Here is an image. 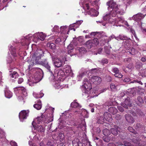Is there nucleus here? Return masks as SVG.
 <instances>
[{"label": "nucleus", "mask_w": 146, "mask_h": 146, "mask_svg": "<svg viewBox=\"0 0 146 146\" xmlns=\"http://www.w3.org/2000/svg\"><path fill=\"white\" fill-rule=\"evenodd\" d=\"M109 7L108 8L110 13L104 14L103 16L104 21L114 25L115 24L116 16L118 14L122 15L123 11H120L116 3L113 0H111L109 3Z\"/></svg>", "instance_id": "f257e3e1"}, {"label": "nucleus", "mask_w": 146, "mask_h": 146, "mask_svg": "<svg viewBox=\"0 0 146 146\" xmlns=\"http://www.w3.org/2000/svg\"><path fill=\"white\" fill-rule=\"evenodd\" d=\"M125 146H146V137L144 139H133L123 142Z\"/></svg>", "instance_id": "f03ea898"}, {"label": "nucleus", "mask_w": 146, "mask_h": 146, "mask_svg": "<svg viewBox=\"0 0 146 146\" xmlns=\"http://www.w3.org/2000/svg\"><path fill=\"white\" fill-rule=\"evenodd\" d=\"M43 53L42 51L40 50H37L33 54L31 61V63L28 66L29 70L35 64H39V61L41 58V56Z\"/></svg>", "instance_id": "7ed1b4c3"}, {"label": "nucleus", "mask_w": 146, "mask_h": 146, "mask_svg": "<svg viewBox=\"0 0 146 146\" xmlns=\"http://www.w3.org/2000/svg\"><path fill=\"white\" fill-rule=\"evenodd\" d=\"M80 5L82 6L85 10L86 9L88 10L90 5H92L94 6V5L97 6L96 9H99V3L97 1L95 0L93 2L91 3V0H80Z\"/></svg>", "instance_id": "20e7f679"}, {"label": "nucleus", "mask_w": 146, "mask_h": 146, "mask_svg": "<svg viewBox=\"0 0 146 146\" xmlns=\"http://www.w3.org/2000/svg\"><path fill=\"white\" fill-rule=\"evenodd\" d=\"M83 84L82 86L85 89L83 95L88 97L89 96H90L89 94L90 93V90L92 88L91 84L87 78L84 79Z\"/></svg>", "instance_id": "39448f33"}, {"label": "nucleus", "mask_w": 146, "mask_h": 146, "mask_svg": "<svg viewBox=\"0 0 146 146\" xmlns=\"http://www.w3.org/2000/svg\"><path fill=\"white\" fill-rule=\"evenodd\" d=\"M15 91L16 94L18 92H18L21 93L22 96H19L18 98V99L20 101L23 100L24 99V97L27 96L26 90L24 87H21L15 88Z\"/></svg>", "instance_id": "423d86ee"}, {"label": "nucleus", "mask_w": 146, "mask_h": 146, "mask_svg": "<svg viewBox=\"0 0 146 146\" xmlns=\"http://www.w3.org/2000/svg\"><path fill=\"white\" fill-rule=\"evenodd\" d=\"M36 72L33 75V79L35 80V82L37 83L41 80L43 77V72L42 70L38 68H36Z\"/></svg>", "instance_id": "0eeeda50"}, {"label": "nucleus", "mask_w": 146, "mask_h": 146, "mask_svg": "<svg viewBox=\"0 0 146 146\" xmlns=\"http://www.w3.org/2000/svg\"><path fill=\"white\" fill-rule=\"evenodd\" d=\"M61 59V58H56L53 59V64L55 67L58 68L61 67L63 64V62L66 60V57H64V58H62V60Z\"/></svg>", "instance_id": "6e6552de"}, {"label": "nucleus", "mask_w": 146, "mask_h": 146, "mask_svg": "<svg viewBox=\"0 0 146 146\" xmlns=\"http://www.w3.org/2000/svg\"><path fill=\"white\" fill-rule=\"evenodd\" d=\"M48 119V118H47V117L45 116L44 115L42 114L41 116L39 117H37L35 119V121H37V123L39 124L40 122L43 121L44 122L48 123L52 121L53 120V119L51 117L50 119H48V121H47V120Z\"/></svg>", "instance_id": "1a4fd4ad"}, {"label": "nucleus", "mask_w": 146, "mask_h": 146, "mask_svg": "<svg viewBox=\"0 0 146 146\" xmlns=\"http://www.w3.org/2000/svg\"><path fill=\"white\" fill-rule=\"evenodd\" d=\"M53 84L54 87L56 89H62L64 88H67L68 86L66 85H62L63 82L60 80H55L54 82V83H53Z\"/></svg>", "instance_id": "9d476101"}, {"label": "nucleus", "mask_w": 146, "mask_h": 146, "mask_svg": "<svg viewBox=\"0 0 146 146\" xmlns=\"http://www.w3.org/2000/svg\"><path fill=\"white\" fill-rule=\"evenodd\" d=\"M29 111L28 110L21 111L19 113V119L21 121H23V120L26 119L28 116Z\"/></svg>", "instance_id": "9b49d317"}, {"label": "nucleus", "mask_w": 146, "mask_h": 146, "mask_svg": "<svg viewBox=\"0 0 146 146\" xmlns=\"http://www.w3.org/2000/svg\"><path fill=\"white\" fill-rule=\"evenodd\" d=\"M115 18H116L115 24L118 23L120 26H121V24H124L127 25V22L125 20L123 17H117L116 16Z\"/></svg>", "instance_id": "f8f14e48"}, {"label": "nucleus", "mask_w": 146, "mask_h": 146, "mask_svg": "<svg viewBox=\"0 0 146 146\" xmlns=\"http://www.w3.org/2000/svg\"><path fill=\"white\" fill-rule=\"evenodd\" d=\"M91 81L96 85H98L100 84L102 81L101 78L98 76H93L90 79Z\"/></svg>", "instance_id": "ddd939ff"}, {"label": "nucleus", "mask_w": 146, "mask_h": 146, "mask_svg": "<svg viewBox=\"0 0 146 146\" xmlns=\"http://www.w3.org/2000/svg\"><path fill=\"white\" fill-rule=\"evenodd\" d=\"M46 35L45 34H43L42 33H38L35 34L33 35L34 38H38L42 41L46 37Z\"/></svg>", "instance_id": "4468645a"}, {"label": "nucleus", "mask_w": 146, "mask_h": 146, "mask_svg": "<svg viewBox=\"0 0 146 146\" xmlns=\"http://www.w3.org/2000/svg\"><path fill=\"white\" fill-rule=\"evenodd\" d=\"M111 132L112 134L116 135L118 134V131L120 132V129L116 125H114L111 128Z\"/></svg>", "instance_id": "2eb2a0df"}, {"label": "nucleus", "mask_w": 146, "mask_h": 146, "mask_svg": "<svg viewBox=\"0 0 146 146\" xmlns=\"http://www.w3.org/2000/svg\"><path fill=\"white\" fill-rule=\"evenodd\" d=\"M84 13L86 15L88 14L91 15L92 16L96 17L98 15L99 12L94 9L91 8L89 11L86 13L84 12Z\"/></svg>", "instance_id": "dca6fc26"}, {"label": "nucleus", "mask_w": 146, "mask_h": 146, "mask_svg": "<svg viewBox=\"0 0 146 146\" xmlns=\"http://www.w3.org/2000/svg\"><path fill=\"white\" fill-rule=\"evenodd\" d=\"M34 121H33L32 123V125L34 128L38 132L41 133L44 132L45 129L44 127H43L41 125H37L36 126H35L34 124Z\"/></svg>", "instance_id": "f3484780"}, {"label": "nucleus", "mask_w": 146, "mask_h": 146, "mask_svg": "<svg viewBox=\"0 0 146 146\" xmlns=\"http://www.w3.org/2000/svg\"><path fill=\"white\" fill-rule=\"evenodd\" d=\"M124 117L126 120L129 123L132 124L135 121L133 118L129 114H126Z\"/></svg>", "instance_id": "a211bd4d"}, {"label": "nucleus", "mask_w": 146, "mask_h": 146, "mask_svg": "<svg viewBox=\"0 0 146 146\" xmlns=\"http://www.w3.org/2000/svg\"><path fill=\"white\" fill-rule=\"evenodd\" d=\"M76 112H77L78 113H80L81 115L84 116V117L88 118V111L84 109H82L80 110L75 111Z\"/></svg>", "instance_id": "6ab92c4d"}, {"label": "nucleus", "mask_w": 146, "mask_h": 146, "mask_svg": "<svg viewBox=\"0 0 146 146\" xmlns=\"http://www.w3.org/2000/svg\"><path fill=\"white\" fill-rule=\"evenodd\" d=\"M112 71L115 74V76L119 78H121L122 77V75L119 72V71L117 68H115L112 69Z\"/></svg>", "instance_id": "aec40b11"}, {"label": "nucleus", "mask_w": 146, "mask_h": 146, "mask_svg": "<svg viewBox=\"0 0 146 146\" xmlns=\"http://www.w3.org/2000/svg\"><path fill=\"white\" fill-rule=\"evenodd\" d=\"M104 117L105 119L108 122H110L112 121L111 115L107 112L104 113Z\"/></svg>", "instance_id": "412c9836"}, {"label": "nucleus", "mask_w": 146, "mask_h": 146, "mask_svg": "<svg viewBox=\"0 0 146 146\" xmlns=\"http://www.w3.org/2000/svg\"><path fill=\"white\" fill-rule=\"evenodd\" d=\"M145 15L141 13H139L135 15H134L132 18L133 19L136 20H139L144 18Z\"/></svg>", "instance_id": "4be33fe9"}, {"label": "nucleus", "mask_w": 146, "mask_h": 146, "mask_svg": "<svg viewBox=\"0 0 146 146\" xmlns=\"http://www.w3.org/2000/svg\"><path fill=\"white\" fill-rule=\"evenodd\" d=\"M68 53L71 56L75 55V53L73 52V47L72 44H70L68 46Z\"/></svg>", "instance_id": "5701e85b"}, {"label": "nucleus", "mask_w": 146, "mask_h": 146, "mask_svg": "<svg viewBox=\"0 0 146 146\" xmlns=\"http://www.w3.org/2000/svg\"><path fill=\"white\" fill-rule=\"evenodd\" d=\"M121 105L125 108H127L128 106H131V103L129 100V99L127 98L125 100L124 103H121Z\"/></svg>", "instance_id": "b1692460"}, {"label": "nucleus", "mask_w": 146, "mask_h": 146, "mask_svg": "<svg viewBox=\"0 0 146 146\" xmlns=\"http://www.w3.org/2000/svg\"><path fill=\"white\" fill-rule=\"evenodd\" d=\"M83 21L82 20H80L78 21L76 23H74V24H72V25H70L69 26V29L70 30H73L74 31H75V29L74 28H73L72 29L71 28L72 26V27H74L75 25H77L76 27V28H78L79 27V26L82 23Z\"/></svg>", "instance_id": "393cba45"}, {"label": "nucleus", "mask_w": 146, "mask_h": 146, "mask_svg": "<svg viewBox=\"0 0 146 146\" xmlns=\"http://www.w3.org/2000/svg\"><path fill=\"white\" fill-rule=\"evenodd\" d=\"M63 71L64 72L66 73L67 75H68L71 72L72 70L70 66L66 65L64 66L63 69Z\"/></svg>", "instance_id": "a878e982"}, {"label": "nucleus", "mask_w": 146, "mask_h": 146, "mask_svg": "<svg viewBox=\"0 0 146 146\" xmlns=\"http://www.w3.org/2000/svg\"><path fill=\"white\" fill-rule=\"evenodd\" d=\"M40 64L42 65L45 67L48 70L51 72L50 67L47 61L45 60L40 62L39 64Z\"/></svg>", "instance_id": "bb28decb"}, {"label": "nucleus", "mask_w": 146, "mask_h": 146, "mask_svg": "<svg viewBox=\"0 0 146 146\" xmlns=\"http://www.w3.org/2000/svg\"><path fill=\"white\" fill-rule=\"evenodd\" d=\"M135 127L136 129L140 133L143 132L145 129V127L140 123H137Z\"/></svg>", "instance_id": "cd10ccee"}, {"label": "nucleus", "mask_w": 146, "mask_h": 146, "mask_svg": "<svg viewBox=\"0 0 146 146\" xmlns=\"http://www.w3.org/2000/svg\"><path fill=\"white\" fill-rule=\"evenodd\" d=\"M91 36H95L98 35L99 37L100 36V37L103 38V37H107V36L106 35V33L104 32H102V33L100 34L98 33L97 32H92L91 33L90 35Z\"/></svg>", "instance_id": "c85d7f7f"}, {"label": "nucleus", "mask_w": 146, "mask_h": 146, "mask_svg": "<svg viewBox=\"0 0 146 146\" xmlns=\"http://www.w3.org/2000/svg\"><path fill=\"white\" fill-rule=\"evenodd\" d=\"M5 95L6 97L10 98L12 96V93L7 88H6L5 90Z\"/></svg>", "instance_id": "c756f323"}, {"label": "nucleus", "mask_w": 146, "mask_h": 146, "mask_svg": "<svg viewBox=\"0 0 146 146\" xmlns=\"http://www.w3.org/2000/svg\"><path fill=\"white\" fill-rule=\"evenodd\" d=\"M73 146H82V144L80 143L79 140L78 138L75 139L72 141Z\"/></svg>", "instance_id": "7c9ffc66"}, {"label": "nucleus", "mask_w": 146, "mask_h": 146, "mask_svg": "<svg viewBox=\"0 0 146 146\" xmlns=\"http://www.w3.org/2000/svg\"><path fill=\"white\" fill-rule=\"evenodd\" d=\"M9 50L12 55L14 57L16 56V50L14 47L12 45H10L9 46Z\"/></svg>", "instance_id": "2f4dec72"}, {"label": "nucleus", "mask_w": 146, "mask_h": 146, "mask_svg": "<svg viewBox=\"0 0 146 146\" xmlns=\"http://www.w3.org/2000/svg\"><path fill=\"white\" fill-rule=\"evenodd\" d=\"M37 110H40L42 108L41 101L39 100L38 101L37 103L35 104L33 106Z\"/></svg>", "instance_id": "473e14b6"}, {"label": "nucleus", "mask_w": 146, "mask_h": 146, "mask_svg": "<svg viewBox=\"0 0 146 146\" xmlns=\"http://www.w3.org/2000/svg\"><path fill=\"white\" fill-rule=\"evenodd\" d=\"M9 72H11V73L9 74V76L11 78L16 79L19 76L18 74L15 71L13 72H11V71H10Z\"/></svg>", "instance_id": "72a5a7b5"}, {"label": "nucleus", "mask_w": 146, "mask_h": 146, "mask_svg": "<svg viewBox=\"0 0 146 146\" xmlns=\"http://www.w3.org/2000/svg\"><path fill=\"white\" fill-rule=\"evenodd\" d=\"M119 38L120 40H126L127 41L129 42V40H131L130 38H129L127 37L126 36L123 35H119Z\"/></svg>", "instance_id": "f704fd0d"}, {"label": "nucleus", "mask_w": 146, "mask_h": 146, "mask_svg": "<svg viewBox=\"0 0 146 146\" xmlns=\"http://www.w3.org/2000/svg\"><path fill=\"white\" fill-rule=\"evenodd\" d=\"M71 106L73 108H80L81 107V106H80L79 104L76 102H73L71 104Z\"/></svg>", "instance_id": "c9c22d12"}, {"label": "nucleus", "mask_w": 146, "mask_h": 146, "mask_svg": "<svg viewBox=\"0 0 146 146\" xmlns=\"http://www.w3.org/2000/svg\"><path fill=\"white\" fill-rule=\"evenodd\" d=\"M33 95L35 98H41L43 96L44 94L42 93H40V94H38L35 92H33Z\"/></svg>", "instance_id": "e433bc0d"}, {"label": "nucleus", "mask_w": 146, "mask_h": 146, "mask_svg": "<svg viewBox=\"0 0 146 146\" xmlns=\"http://www.w3.org/2000/svg\"><path fill=\"white\" fill-rule=\"evenodd\" d=\"M49 72L50 74V76L49 78V79L51 81H52L53 82V83H54V82L55 81L54 79V74H53V72L51 70V72L50 71H48Z\"/></svg>", "instance_id": "4c0bfd02"}, {"label": "nucleus", "mask_w": 146, "mask_h": 146, "mask_svg": "<svg viewBox=\"0 0 146 146\" xmlns=\"http://www.w3.org/2000/svg\"><path fill=\"white\" fill-rule=\"evenodd\" d=\"M86 45L88 48H90L92 46H94L91 40H88L86 42Z\"/></svg>", "instance_id": "58836bf2"}, {"label": "nucleus", "mask_w": 146, "mask_h": 146, "mask_svg": "<svg viewBox=\"0 0 146 146\" xmlns=\"http://www.w3.org/2000/svg\"><path fill=\"white\" fill-rule=\"evenodd\" d=\"M103 133L106 136H108L110 134V131L107 129H104L103 131Z\"/></svg>", "instance_id": "ea45409f"}, {"label": "nucleus", "mask_w": 146, "mask_h": 146, "mask_svg": "<svg viewBox=\"0 0 146 146\" xmlns=\"http://www.w3.org/2000/svg\"><path fill=\"white\" fill-rule=\"evenodd\" d=\"M15 60V58H13V59L11 58V57L9 56L7 59V62L9 64H13L14 61Z\"/></svg>", "instance_id": "a19ab883"}, {"label": "nucleus", "mask_w": 146, "mask_h": 146, "mask_svg": "<svg viewBox=\"0 0 146 146\" xmlns=\"http://www.w3.org/2000/svg\"><path fill=\"white\" fill-rule=\"evenodd\" d=\"M67 29V27L66 26H62L60 28V32L65 33Z\"/></svg>", "instance_id": "79ce46f5"}, {"label": "nucleus", "mask_w": 146, "mask_h": 146, "mask_svg": "<svg viewBox=\"0 0 146 146\" xmlns=\"http://www.w3.org/2000/svg\"><path fill=\"white\" fill-rule=\"evenodd\" d=\"M129 52L130 54L133 55L136 54L137 52L136 50H135L134 48H131L129 50Z\"/></svg>", "instance_id": "37998d69"}, {"label": "nucleus", "mask_w": 146, "mask_h": 146, "mask_svg": "<svg viewBox=\"0 0 146 146\" xmlns=\"http://www.w3.org/2000/svg\"><path fill=\"white\" fill-rule=\"evenodd\" d=\"M104 117L100 116L98 119L97 123L100 124L103 123L104 121Z\"/></svg>", "instance_id": "c03bdc74"}, {"label": "nucleus", "mask_w": 146, "mask_h": 146, "mask_svg": "<svg viewBox=\"0 0 146 146\" xmlns=\"http://www.w3.org/2000/svg\"><path fill=\"white\" fill-rule=\"evenodd\" d=\"M109 111L114 114L117 112V110L115 108H113V107H110L109 109Z\"/></svg>", "instance_id": "a18cd8bd"}, {"label": "nucleus", "mask_w": 146, "mask_h": 146, "mask_svg": "<svg viewBox=\"0 0 146 146\" xmlns=\"http://www.w3.org/2000/svg\"><path fill=\"white\" fill-rule=\"evenodd\" d=\"M143 100L142 98L140 96L138 97L136 101L137 104L139 105L140 104L143 103Z\"/></svg>", "instance_id": "49530a36"}, {"label": "nucleus", "mask_w": 146, "mask_h": 146, "mask_svg": "<svg viewBox=\"0 0 146 146\" xmlns=\"http://www.w3.org/2000/svg\"><path fill=\"white\" fill-rule=\"evenodd\" d=\"M52 30V31L54 32L59 33L60 28L58 26L55 25Z\"/></svg>", "instance_id": "de8ad7c7"}, {"label": "nucleus", "mask_w": 146, "mask_h": 146, "mask_svg": "<svg viewBox=\"0 0 146 146\" xmlns=\"http://www.w3.org/2000/svg\"><path fill=\"white\" fill-rule=\"evenodd\" d=\"M115 38V36L113 34H112L108 38L106 39L105 40V42L108 43L111 39Z\"/></svg>", "instance_id": "09e8293b"}, {"label": "nucleus", "mask_w": 146, "mask_h": 146, "mask_svg": "<svg viewBox=\"0 0 146 146\" xmlns=\"http://www.w3.org/2000/svg\"><path fill=\"white\" fill-rule=\"evenodd\" d=\"M78 50L79 52L81 54L85 53L86 52V49L83 47L79 48Z\"/></svg>", "instance_id": "8fccbe9b"}, {"label": "nucleus", "mask_w": 146, "mask_h": 146, "mask_svg": "<svg viewBox=\"0 0 146 146\" xmlns=\"http://www.w3.org/2000/svg\"><path fill=\"white\" fill-rule=\"evenodd\" d=\"M91 40L93 44L94 45H96L98 44L99 43V41L98 39L97 38H95L93 40Z\"/></svg>", "instance_id": "3c124183"}, {"label": "nucleus", "mask_w": 146, "mask_h": 146, "mask_svg": "<svg viewBox=\"0 0 146 146\" xmlns=\"http://www.w3.org/2000/svg\"><path fill=\"white\" fill-rule=\"evenodd\" d=\"M128 130L130 132L136 134L137 133V132L131 127H129L128 128Z\"/></svg>", "instance_id": "603ef678"}, {"label": "nucleus", "mask_w": 146, "mask_h": 146, "mask_svg": "<svg viewBox=\"0 0 146 146\" xmlns=\"http://www.w3.org/2000/svg\"><path fill=\"white\" fill-rule=\"evenodd\" d=\"M110 88L112 90L115 91L117 90V86L113 84H111Z\"/></svg>", "instance_id": "864d4df0"}, {"label": "nucleus", "mask_w": 146, "mask_h": 146, "mask_svg": "<svg viewBox=\"0 0 146 146\" xmlns=\"http://www.w3.org/2000/svg\"><path fill=\"white\" fill-rule=\"evenodd\" d=\"M5 134L3 131L0 129V138H2L4 137L5 136Z\"/></svg>", "instance_id": "5fc2aeb1"}, {"label": "nucleus", "mask_w": 146, "mask_h": 146, "mask_svg": "<svg viewBox=\"0 0 146 146\" xmlns=\"http://www.w3.org/2000/svg\"><path fill=\"white\" fill-rule=\"evenodd\" d=\"M61 40L60 38H58L55 40V43L57 45L61 44Z\"/></svg>", "instance_id": "6e6d98bb"}, {"label": "nucleus", "mask_w": 146, "mask_h": 146, "mask_svg": "<svg viewBox=\"0 0 146 146\" xmlns=\"http://www.w3.org/2000/svg\"><path fill=\"white\" fill-rule=\"evenodd\" d=\"M84 75V73H82L81 74H80L77 76V78L78 81H80L82 77Z\"/></svg>", "instance_id": "4d7b16f0"}, {"label": "nucleus", "mask_w": 146, "mask_h": 146, "mask_svg": "<svg viewBox=\"0 0 146 146\" xmlns=\"http://www.w3.org/2000/svg\"><path fill=\"white\" fill-rule=\"evenodd\" d=\"M103 139L106 142H109L110 140V138L109 137H108V136H106L105 137H103Z\"/></svg>", "instance_id": "13d9d810"}, {"label": "nucleus", "mask_w": 146, "mask_h": 146, "mask_svg": "<svg viewBox=\"0 0 146 146\" xmlns=\"http://www.w3.org/2000/svg\"><path fill=\"white\" fill-rule=\"evenodd\" d=\"M119 137L122 139H124L126 138V136L125 134L124 133H121L119 135Z\"/></svg>", "instance_id": "bf43d9fd"}, {"label": "nucleus", "mask_w": 146, "mask_h": 146, "mask_svg": "<svg viewBox=\"0 0 146 146\" xmlns=\"http://www.w3.org/2000/svg\"><path fill=\"white\" fill-rule=\"evenodd\" d=\"M31 34H29L28 36H26L25 37V39L28 41L31 40L32 38V36H31Z\"/></svg>", "instance_id": "052dcab7"}, {"label": "nucleus", "mask_w": 146, "mask_h": 146, "mask_svg": "<svg viewBox=\"0 0 146 146\" xmlns=\"http://www.w3.org/2000/svg\"><path fill=\"white\" fill-rule=\"evenodd\" d=\"M49 47L52 49H55L56 48V45L54 43H51L49 44Z\"/></svg>", "instance_id": "680f3d73"}, {"label": "nucleus", "mask_w": 146, "mask_h": 146, "mask_svg": "<svg viewBox=\"0 0 146 146\" xmlns=\"http://www.w3.org/2000/svg\"><path fill=\"white\" fill-rule=\"evenodd\" d=\"M101 63L103 64H106L108 63V60L107 59H103L101 60Z\"/></svg>", "instance_id": "e2e57ef3"}, {"label": "nucleus", "mask_w": 146, "mask_h": 146, "mask_svg": "<svg viewBox=\"0 0 146 146\" xmlns=\"http://www.w3.org/2000/svg\"><path fill=\"white\" fill-rule=\"evenodd\" d=\"M10 143L12 146H18L17 143L13 141H11Z\"/></svg>", "instance_id": "0e129e2a"}, {"label": "nucleus", "mask_w": 146, "mask_h": 146, "mask_svg": "<svg viewBox=\"0 0 146 146\" xmlns=\"http://www.w3.org/2000/svg\"><path fill=\"white\" fill-rule=\"evenodd\" d=\"M130 83H139V84H141V85L143 84L142 82L141 81H137V80H134L133 81L131 82H130Z\"/></svg>", "instance_id": "69168bd1"}, {"label": "nucleus", "mask_w": 146, "mask_h": 146, "mask_svg": "<svg viewBox=\"0 0 146 146\" xmlns=\"http://www.w3.org/2000/svg\"><path fill=\"white\" fill-rule=\"evenodd\" d=\"M117 108L119 111L121 112H123L124 111V110L123 107L120 106H117Z\"/></svg>", "instance_id": "338daca9"}, {"label": "nucleus", "mask_w": 146, "mask_h": 146, "mask_svg": "<svg viewBox=\"0 0 146 146\" xmlns=\"http://www.w3.org/2000/svg\"><path fill=\"white\" fill-rule=\"evenodd\" d=\"M59 137H60V139L61 140H63L64 139V135L62 133H60L59 135Z\"/></svg>", "instance_id": "774afa93"}]
</instances>
